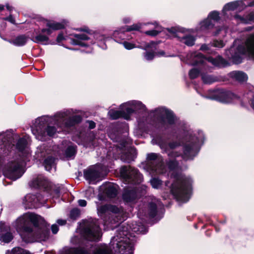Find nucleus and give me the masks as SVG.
I'll return each instance as SVG.
<instances>
[{"instance_id":"1","label":"nucleus","mask_w":254,"mask_h":254,"mask_svg":"<svg viewBox=\"0 0 254 254\" xmlns=\"http://www.w3.org/2000/svg\"><path fill=\"white\" fill-rule=\"evenodd\" d=\"M14 226L22 241L26 243L45 241L49 238V224L43 217L35 213L18 217Z\"/></svg>"},{"instance_id":"2","label":"nucleus","mask_w":254,"mask_h":254,"mask_svg":"<svg viewBox=\"0 0 254 254\" xmlns=\"http://www.w3.org/2000/svg\"><path fill=\"white\" fill-rule=\"evenodd\" d=\"M117 218H109L106 222L108 227L112 230L118 228L117 237L119 239L123 238L117 243L115 252L119 254H133L134 243L129 238L130 227L124 225H120Z\"/></svg>"},{"instance_id":"3","label":"nucleus","mask_w":254,"mask_h":254,"mask_svg":"<svg viewBox=\"0 0 254 254\" xmlns=\"http://www.w3.org/2000/svg\"><path fill=\"white\" fill-rule=\"evenodd\" d=\"M175 181L171 185L170 191L178 201L187 202L190 198L191 181L178 173L173 175Z\"/></svg>"},{"instance_id":"4","label":"nucleus","mask_w":254,"mask_h":254,"mask_svg":"<svg viewBox=\"0 0 254 254\" xmlns=\"http://www.w3.org/2000/svg\"><path fill=\"white\" fill-rule=\"evenodd\" d=\"M120 174L127 184H139L143 180V176L139 170L130 165L122 166Z\"/></svg>"},{"instance_id":"5","label":"nucleus","mask_w":254,"mask_h":254,"mask_svg":"<svg viewBox=\"0 0 254 254\" xmlns=\"http://www.w3.org/2000/svg\"><path fill=\"white\" fill-rule=\"evenodd\" d=\"M155 112H158L157 120L161 125L167 128L169 126L176 124L178 118L174 112L166 107H161L155 109Z\"/></svg>"},{"instance_id":"6","label":"nucleus","mask_w":254,"mask_h":254,"mask_svg":"<svg viewBox=\"0 0 254 254\" xmlns=\"http://www.w3.org/2000/svg\"><path fill=\"white\" fill-rule=\"evenodd\" d=\"M101 229L94 222L87 223L82 229L81 234L83 239L90 242H98L100 240Z\"/></svg>"},{"instance_id":"7","label":"nucleus","mask_w":254,"mask_h":254,"mask_svg":"<svg viewBox=\"0 0 254 254\" xmlns=\"http://www.w3.org/2000/svg\"><path fill=\"white\" fill-rule=\"evenodd\" d=\"M208 98L221 103H228L237 98L234 93L224 89H217L210 94Z\"/></svg>"},{"instance_id":"8","label":"nucleus","mask_w":254,"mask_h":254,"mask_svg":"<svg viewBox=\"0 0 254 254\" xmlns=\"http://www.w3.org/2000/svg\"><path fill=\"white\" fill-rule=\"evenodd\" d=\"M3 174L5 177L13 181L16 180L22 175L19 165L13 161L9 162L4 166Z\"/></svg>"},{"instance_id":"9","label":"nucleus","mask_w":254,"mask_h":254,"mask_svg":"<svg viewBox=\"0 0 254 254\" xmlns=\"http://www.w3.org/2000/svg\"><path fill=\"white\" fill-rule=\"evenodd\" d=\"M128 128L126 124L118 123L113 125L110 137L116 141H120L122 137H126L127 135Z\"/></svg>"},{"instance_id":"10","label":"nucleus","mask_w":254,"mask_h":254,"mask_svg":"<svg viewBox=\"0 0 254 254\" xmlns=\"http://www.w3.org/2000/svg\"><path fill=\"white\" fill-rule=\"evenodd\" d=\"M29 185L31 188L43 190L45 191H49L51 190L50 183L47 178L41 175L33 179Z\"/></svg>"},{"instance_id":"11","label":"nucleus","mask_w":254,"mask_h":254,"mask_svg":"<svg viewBox=\"0 0 254 254\" xmlns=\"http://www.w3.org/2000/svg\"><path fill=\"white\" fill-rule=\"evenodd\" d=\"M235 52L240 55H245L248 53L254 57V34L247 40L246 47L239 45L236 48Z\"/></svg>"},{"instance_id":"12","label":"nucleus","mask_w":254,"mask_h":254,"mask_svg":"<svg viewBox=\"0 0 254 254\" xmlns=\"http://www.w3.org/2000/svg\"><path fill=\"white\" fill-rule=\"evenodd\" d=\"M167 31L172 34L174 37L181 38L180 41L188 46H192L195 44V38L192 35H187L182 37H180L179 36V32H181L179 28L172 27L170 28H167Z\"/></svg>"},{"instance_id":"13","label":"nucleus","mask_w":254,"mask_h":254,"mask_svg":"<svg viewBox=\"0 0 254 254\" xmlns=\"http://www.w3.org/2000/svg\"><path fill=\"white\" fill-rule=\"evenodd\" d=\"M137 156V150L134 147H130L126 151H122L120 154L121 160L125 162L129 163L134 161Z\"/></svg>"},{"instance_id":"14","label":"nucleus","mask_w":254,"mask_h":254,"mask_svg":"<svg viewBox=\"0 0 254 254\" xmlns=\"http://www.w3.org/2000/svg\"><path fill=\"white\" fill-rule=\"evenodd\" d=\"M206 61L219 68H224L230 65L229 62L221 55H218L215 58L212 56L207 57Z\"/></svg>"},{"instance_id":"15","label":"nucleus","mask_w":254,"mask_h":254,"mask_svg":"<svg viewBox=\"0 0 254 254\" xmlns=\"http://www.w3.org/2000/svg\"><path fill=\"white\" fill-rule=\"evenodd\" d=\"M137 197V190L135 188H126L124 189L122 198L127 203L135 201Z\"/></svg>"},{"instance_id":"16","label":"nucleus","mask_w":254,"mask_h":254,"mask_svg":"<svg viewBox=\"0 0 254 254\" xmlns=\"http://www.w3.org/2000/svg\"><path fill=\"white\" fill-rule=\"evenodd\" d=\"M194 144L193 142L185 144L183 145V153L181 154V157L185 161L193 160L195 154H193Z\"/></svg>"},{"instance_id":"17","label":"nucleus","mask_w":254,"mask_h":254,"mask_svg":"<svg viewBox=\"0 0 254 254\" xmlns=\"http://www.w3.org/2000/svg\"><path fill=\"white\" fill-rule=\"evenodd\" d=\"M28 36L25 34H21L17 35L14 38L8 40L7 41L17 47H22L25 46L29 39Z\"/></svg>"},{"instance_id":"18","label":"nucleus","mask_w":254,"mask_h":254,"mask_svg":"<svg viewBox=\"0 0 254 254\" xmlns=\"http://www.w3.org/2000/svg\"><path fill=\"white\" fill-rule=\"evenodd\" d=\"M83 175L85 179L89 181H94L99 177L98 171L91 168L84 169L83 170Z\"/></svg>"},{"instance_id":"19","label":"nucleus","mask_w":254,"mask_h":254,"mask_svg":"<svg viewBox=\"0 0 254 254\" xmlns=\"http://www.w3.org/2000/svg\"><path fill=\"white\" fill-rule=\"evenodd\" d=\"M31 40H32L33 42L37 44H51L54 45L55 44V42H48L49 41V38L47 35H43L41 33H40L36 35V36H32L30 38Z\"/></svg>"},{"instance_id":"20","label":"nucleus","mask_w":254,"mask_h":254,"mask_svg":"<svg viewBox=\"0 0 254 254\" xmlns=\"http://www.w3.org/2000/svg\"><path fill=\"white\" fill-rule=\"evenodd\" d=\"M82 118L79 115H73L69 117L64 122V127L69 128L80 123L82 122Z\"/></svg>"},{"instance_id":"21","label":"nucleus","mask_w":254,"mask_h":254,"mask_svg":"<svg viewBox=\"0 0 254 254\" xmlns=\"http://www.w3.org/2000/svg\"><path fill=\"white\" fill-rule=\"evenodd\" d=\"M161 42L160 40L159 41H151L148 43H145L144 45L136 46V48H139L145 51L148 49H154V50H158V45Z\"/></svg>"},{"instance_id":"22","label":"nucleus","mask_w":254,"mask_h":254,"mask_svg":"<svg viewBox=\"0 0 254 254\" xmlns=\"http://www.w3.org/2000/svg\"><path fill=\"white\" fill-rule=\"evenodd\" d=\"M131 105L133 109H134V113L135 114L143 113L146 112L147 108L145 105L140 101H133Z\"/></svg>"},{"instance_id":"23","label":"nucleus","mask_w":254,"mask_h":254,"mask_svg":"<svg viewBox=\"0 0 254 254\" xmlns=\"http://www.w3.org/2000/svg\"><path fill=\"white\" fill-rule=\"evenodd\" d=\"M46 26L52 28L53 31L64 29L65 27V24L63 22H57L50 20H47Z\"/></svg>"},{"instance_id":"24","label":"nucleus","mask_w":254,"mask_h":254,"mask_svg":"<svg viewBox=\"0 0 254 254\" xmlns=\"http://www.w3.org/2000/svg\"><path fill=\"white\" fill-rule=\"evenodd\" d=\"M194 58L196 59L193 61L192 65L193 66H197L198 65H204L206 61V57L203 54L201 53H197L194 55Z\"/></svg>"},{"instance_id":"25","label":"nucleus","mask_w":254,"mask_h":254,"mask_svg":"<svg viewBox=\"0 0 254 254\" xmlns=\"http://www.w3.org/2000/svg\"><path fill=\"white\" fill-rule=\"evenodd\" d=\"M231 74L233 78L241 82L246 81L248 79L247 74L241 71H234Z\"/></svg>"},{"instance_id":"26","label":"nucleus","mask_w":254,"mask_h":254,"mask_svg":"<svg viewBox=\"0 0 254 254\" xmlns=\"http://www.w3.org/2000/svg\"><path fill=\"white\" fill-rule=\"evenodd\" d=\"M27 145V141L24 137L19 138L16 144V149L20 152H22L25 149Z\"/></svg>"},{"instance_id":"27","label":"nucleus","mask_w":254,"mask_h":254,"mask_svg":"<svg viewBox=\"0 0 254 254\" xmlns=\"http://www.w3.org/2000/svg\"><path fill=\"white\" fill-rule=\"evenodd\" d=\"M107 196L110 198H115L118 194V190L113 186H109L105 190Z\"/></svg>"},{"instance_id":"28","label":"nucleus","mask_w":254,"mask_h":254,"mask_svg":"<svg viewBox=\"0 0 254 254\" xmlns=\"http://www.w3.org/2000/svg\"><path fill=\"white\" fill-rule=\"evenodd\" d=\"M240 5L239 1H234L226 3L223 7L222 11H231L236 9Z\"/></svg>"},{"instance_id":"29","label":"nucleus","mask_w":254,"mask_h":254,"mask_svg":"<svg viewBox=\"0 0 254 254\" xmlns=\"http://www.w3.org/2000/svg\"><path fill=\"white\" fill-rule=\"evenodd\" d=\"M148 215L150 218H154L157 214V206L154 202H150L148 204Z\"/></svg>"},{"instance_id":"30","label":"nucleus","mask_w":254,"mask_h":254,"mask_svg":"<svg viewBox=\"0 0 254 254\" xmlns=\"http://www.w3.org/2000/svg\"><path fill=\"white\" fill-rule=\"evenodd\" d=\"M200 29L202 30H207L213 28L214 24L208 17L200 23Z\"/></svg>"},{"instance_id":"31","label":"nucleus","mask_w":254,"mask_h":254,"mask_svg":"<svg viewBox=\"0 0 254 254\" xmlns=\"http://www.w3.org/2000/svg\"><path fill=\"white\" fill-rule=\"evenodd\" d=\"M55 158L51 156H48L45 159L43 162V165L44 166L46 170L50 171L52 168V165L55 163Z\"/></svg>"},{"instance_id":"32","label":"nucleus","mask_w":254,"mask_h":254,"mask_svg":"<svg viewBox=\"0 0 254 254\" xmlns=\"http://www.w3.org/2000/svg\"><path fill=\"white\" fill-rule=\"evenodd\" d=\"M36 199V197L35 195L30 194L27 195L24 197L23 203H24L25 205L29 208H31L32 207H34L33 201H34Z\"/></svg>"},{"instance_id":"33","label":"nucleus","mask_w":254,"mask_h":254,"mask_svg":"<svg viewBox=\"0 0 254 254\" xmlns=\"http://www.w3.org/2000/svg\"><path fill=\"white\" fill-rule=\"evenodd\" d=\"M124 112H122V111L120 110H111L109 111L108 114L110 117V119L111 120H117L119 118H123V114Z\"/></svg>"},{"instance_id":"34","label":"nucleus","mask_w":254,"mask_h":254,"mask_svg":"<svg viewBox=\"0 0 254 254\" xmlns=\"http://www.w3.org/2000/svg\"><path fill=\"white\" fill-rule=\"evenodd\" d=\"M166 165L170 171H174L178 168L179 163L176 159H169L166 161Z\"/></svg>"},{"instance_id":"35","label":"nucleus","mask_w":254,"mask_h":254,"mask_svg":"<svg viewBox=\"0 0 254 254\" xmlns=\"http://www.w3.org/2000/svg\"><path fill=\"white\" fill-rule=\"evenodd\" d=\"M76 146H68L65 150V156L67 158L74 157L76 153Z\"/></svg>"},{"instance_id":"36","label":"nucleus","mask_w":254,"mask_h":254,"mask_svg":"<svg viewBox=\"0 0 254 254\" xmlns=\"http://www.w3.org/2000/svg\"><path fill=\"white\" fill-rule=\"evenodd\" d=\"M13 239V235L11 232L1 234L0 240L4 243H10Z\"/></svg>"},{"instance_id":"37","label":"nucleus","mask_w":254,"mask_h":254,"mask_svg":"<svg viewBox=\"0 0 254 254\" xmlns=\"http://www.w3.org/2000/svg\"><path fill=\"white\" fill-rule=\"evenodd\" d=\"M201 79L205 84H211L217 81L216 77L211 75H202Z\"/></svg>"},{"instance_id":"38","label":"nucleus","mask_w":254,"mask_h":254,"mask_svg":"<svg viewBox=\"0 0 254 254\" xmlns=\"http://www.w3.org/2000/svg\"><path fill=\"white\" fill-rule=\"evenodd\" d=\"M140 28V26L138 24H133L131 26H126L124 27H122L120 29L121 33H124L125 32H130L131 31H138Z\"/></svg>"},{"instance_id":"39","label":"nucleus","mask_w":254,"mask_h":254,"mask_svg":"<svg viewBox=\"0 0 254 254\" xmlns=\"http://www.w3.org/2000/svg\"><path fill=\"white\" fill-rule=\"evenodd\" d=\"M124 113L123 114V118L128 120L130 119V116L134 113V109L131 107H127L124 110L122 111Z\"/></svg>"},{"instance_id":"40","label":"nucleus","mask_w":254,"mask_h":254,"mask_svg":"<svg viewBox=\"0 0 254 254\" xmlns=\"http://www.w3.org/2000/svg\"><path fill=\"white\" fill-rule=\"evenodd\" d=\"M150 51H146L143 53V56L146 60L150 61L155 57V51L154 49H150Z\"/></svg>"},{"instance_id":"41","label":"nucleus","mask_w":254,"mask_h":254,"mask_svg":"<svg viewBox=\"0 0 254 254\" xmlns=\"http://www.w3.org/2000/svg\"><path fill=\"white\" fill-rule=\"evenodd\" d=\"M80 215V211L77 208L72 209L69 213V217L72 220H76Z\"/></svg>"},{"instance_id":"42","label":"nucleus","mask_w":254,"mask_h":254,"mask_svg":"<svg viewBox=\"0 0 254 254\" xmlns=\"http://www.w3.org/2000/svg\"><path fill=\"white\" fill-rule=\"evenodd\" d=\"M231 59L233 63L237 64L242 63L243 61V58L241 55L236 52L232 54Z\"/></svg>"},{"instance_id":"43","label":"nucleus","mask_w":254,"mask_h":254,"mask_svg":"<svg viewBox=\"0 0 254 254\" xmlns=\"http://www.w3.org/2000/svg\"><path fill=\"white\" fill-rule=\"evenodd\" d=\"M200 73V70L198 68H193L189 72V75L191 79H194L198 77Z\"/></svg>"},{"instance_id":"44","label":"nucleus","mask_w":254,"mask_h":254,"mask_svg":"<svg viewBox=\"0 0 254 254\" xmlns=\"http://www.w3.org/2000/svg\"><path fill=\"white\" fill-rule=\"evenodd\" d=\"M211 20H213L215 21H218L220 20V13L216 10L211 11L207 17Z\"/></svg>"},{"instance_id":"45","label":"nucleus","mask_w":254,"mask_h":254,"mask_svg":"<svg viewBox=\"0 0 254 254\" xmlns=\"http://www.w3.org/2000/svg\"><path fill=\"white\" fill-rule=\"evenodd\" d=\"M45 131L49 136H53L57 132V128L54 126H47L45 128Z\"/></svg>"},{"instance_id":"46","label":"nucleus","mask_w":254,"mask_h":254,"mask_svg":"<svg viewBox=\"0 0 254 254\" xmlns=\"http://www.w3.org/2000/svg\"><path fill=\"white\" fill-rule=\"evenodd\" d=\"M74 38L71 40H78L80 41H87L90 39V38L85 34H74L73 35Z\"/></svg>"},{"instance_id":"47","label":"nucleus","mask_w":254,"mask_h":254,"mask_svg":"<svg viewBox=\"0 0 254 254\" xmlns=\"http://www.w3.org/2000/svg\"><path fill=\"white\" fill-rule=\"evenodd\" d=\"M10 254H31L30 253L24 249L20 247L13 248Z\"/></svg>"},{"instance_id":"48","label":"nucleus","mask_w":254,"mask_h":254,"mask_svg":"<svg viewBox=\"0 0 254 254\" xmlns=\"http://www.w3.org/2000/svg\"><path fill=\"white\" fill-rule=\"evenodd\" d=\"M158 145L162 149L164 150V152H167L168 151V143L166 142L162 137L157 138Z\"/></svg>"},{"instance_id":"49","label":"nucleus","mask_w":254,"mask_h":254,"mask_svg":"<svg viewBox=\"0 0 254 254\" xmlns=\"http://www.w3.org/2000/svg\"><path fill=\"white\" fill-rule=\"evenodd\" d=\"M73 254H89V252L84 248L78 247L74 248Z\"/></svg>"},{"instance_id":"50","label":"nucleus","mask_w":254,"mask_h":254,"mask_svg":"<svg viewBox=\"0 0 254 254\" xmlns=\"http://www.w3.org/2000/svg\"><path fill=\"white\" fill-rule=\"evenodd\" d=\"M152 187L154 189H158L162 185V181L157 178H153L150 181Z\"/></svg>"},{"instance_id":"51","label":"nucleus","mask_w":254,"mask_h":254,"mask_svg":"<svg viewBox=\"0 0 254 254\" xmlns=\"http://www.w3.org/2000/svg\"><path fill=\"white\" fill-rule=\"evenodd\" d=\"M71 44L73 45H78L82 47H88L89 45L87 43L78 40H71Z\"/></svg>"},{"instance_id":"52","label":"nucleus","mask_w":254,"mask_h":254,"mask_svg":"<svg viewBox=\"0 0 254 254\" xmlns=\"http://www.w3.org/2000/svg\"><path fill=\"white\" fill-rule=\"evenodd\" d=\"M7 232H10V226L6 225L4 222L0 221V232L5 233H7Z\"/></svg>"},{"instance_id":"53","label":"nucleus","mask_w":254,"mask_h":254,"mask_svg":"<svg viewBox=\"0 0 254 254\" xmlns=\"http://www.w3.org/2000/svg\"><path fill=\"white\" fill-rule=\"evenodd\" d=\"M212 46L218 48H222L225 46V44L223 40H214L212 43Z\"/></svg>"},{"instance_id":"54","label":"nucleus","mask_w":254,"mask_h":254,"mask_svg":"<svg viewBox=\"0 0 254 254\" xmlns=\"http://www.w3.org/2000/svg\"><path fill=\"white\" fill-rule=\"evenodd\" d=\"M168 156L171 159H176L177 157H181V154L178 151H171L168 153Z\"/></svg>"},{"instance_id":"55","label":"nucleus","mask_w":254,"mask_h":254,"mask_svg":"<svg viewBox=\"0 0 254 254\" xmlns=\"http://www.w3.org/2000/svg\"><path fill=\"white\" fill-rule=\"evenodd\" d=\"M98 212L102 214H105L109 211V204H105L101 205L98 209Z\"/></svg>"},{"instance_id":"56","label":"nucleus","mask_w":254,"mask_h":254,"mask_svg":"<svg viewBox=\"0 0 254 254\" xmlns=\"http://www.w3.org/2000/svg\"><path fill=\"white\" fill-rule=\"evenodd\" d=\"M180 145V142L178 141H172L168 143V147L172 150L176 149L178 147H179Z\"/></svg>"},{"instance_id":"57","label":"nucleus","mask_w":254,"mask_h":254,"mask_svg":"<svg viewBox=\"0 0 254 254\" xmlns=\"http://www.w3.org/2000/svg\"><path fill=\"white\" fill-rule=\"evenodd\" d=\"M93 254H112V253L108 249L100 248L94 251Z\"/></svg>"},{"instance_id":"58","label":"nucleus","mask_w":254,"mask_h":254,"mask_svg":"<svg viewBox=\"0 0 254 254\" xmlns=\"http://www.w3.org/2000/svg\"><path fill=\"white\" fill-rule=\"evenodd\" d=\"M160 31L156 30H148L144 32V33L148 36H150L151 37H155L158 35L160 33Z\"/></svg>"},{"instance_id":"59","label":"nucleus","mask_w":254,"mask_h":254,"mask_svg":"<svg viewBox=\"0 0 254 254\" xmlns=\"http://www.w3.org/2000/svg\"><path fill=\"white\" fill-rule=\"evenodd\" d=\"M76 31L79 32H84L89 35H92L93 31L90 30L88 27L84 26L83 27H80L76 29Z\"/></svg>"},{"instance_id":"60","label":"nucleus","mask_w":254,"mask_h":254,"mask_svg":"<svg viewBox=\"0 0 254 254\" xmlns=\"http://www.w3.org/2000/svg\"><path fill=\"white\" fill-rule=\"evenodd\" d=\"M123 44L124 47L127 50H131L134 48H136V45L135 44L131 43H130V42H128L127 41H124L123 43Z\"/></svg>"},{"instance_id":"61","label":"nucleus","mask_w":254,"mask_h":254,"mask_svg":"<svg viewBox=\"0 0 254 254\" xmlns=\"http://www.w3.org/2000/svg\"><path fill=\"white\" fill-rule=\"evenodd\" d=\"M158 158V155L155 153H150L147 154L146 159L147 161H155Z\"/></svg>"},{"instance_id":"62","label":"nucleus","mask_w":254,"mask_h":254,"mask_svg":"<svg viewBox=\"0 0 254 254\" xmlns=\"http://www.w3.org/2000/svg\"><path fill=\"white\" fill-rule=\"evenodd\" d=\"M109 211L115 214H118L120 212V209L116 205L109 204Z\"/></svg>"},{"instance_id":"63","label":"nucleus","mask_w":254,"mask_h":254,"mask_svg":"<svg viewBox=\"0 0 254 254\" xmlns=\"http://www.w3.org/2000/svg\"><path fill=\"white\" fill-rule=\"evenodd\" d=\"M65 37L64 36V33L63 32H61L57 36V37L56 38V43L55 42V44L57 43L59 45H60V43L63 40H65Z\"/></svg>"},{"instance_id":"64","label":"nucleus","mask_w":254,"mask_h":254,"mask_svg":"<svg viewBox=\"0 0 254 254\" xmlns=\"http://www.w3.org/2000/svg\"><path fill=\"white\" fill-rule=\"evenodd\" d=\"M3 19L10 22L11 23L15 24V20L13 16L11 14H10L8 16L3 18Z\"/></svg>"}]
</instances>
